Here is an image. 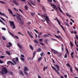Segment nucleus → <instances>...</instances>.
Returning <instances> with one entry per match:
<instances>
[{
  "label": "nucleus",
  "mask_w": 78,
  "mask_h": 78,
  "mask_svg": "<svg viewBox=\"0 0 78 78\" xmlns=\"http://www.w3.org/2000/svg\"><path fill=\"white\" fill-rule=\"evenodd\" d=\"M20 59L22 61H25V59L23 57H21Z\"/></svg>",
  "instance_id": "26"
},
{
  "label": "nucleus",
  "mask_w": 78,
  "mask_h": 78,
  "mask_svg": "<svg viewBox=\"0 0 78 78\" xmlns=\"http://www.w3.org/2000/svg\"><path fill=\"white\" fill-rule=\"evenodd\" d=\"M64 24H65V25H66V26H67V27H70V25H69V23H67V22H65L64 23Z\"/></svg>",
  "instance_id": "16"
},
{
  "label": "nucleus",
  "mask_w": 78,
  "mask_h": 78,
  "mask_svg": "<svg viewBox=\"0 0 78 78\" xmlns=\"http://www.w3.org/2000/svg\"><path fill=\"white\" fill-rule=\"evenodd\" d=\"M12 62H14V64L15 65H16V64H17V63H16V62L15 61H14V60H12Z\"/></svg>",
  "instance_id": "43"
},
{
  "label": "nucleus",
  "mask_w": 78,
  "mask_h": 78,
  "mask_svg": "<svg viewBox=\"0 0 78 78\" xmlns=\"http://www.w3.org/2000/svg\"><path fill=\"white\" fill-rule=\"evenodd\" d=\"M34 42H35V43H36L37 44H38V41H37V40H34Z\"/></svg>",
  "instance_id": "24"
},
{
  "label": "nucleus",
  "mask_w": 78,
  "mask_h": 78,
  "mask_svg": "<svg viewBox=\"0 0 78 78\" xmlns=\"http://www.w3.org/2000/svg\"><path fill=\"white\" fill-rule=\"evenodd\" d=\"M20 21V22H19V23H20V25H23L24 24L23 20H21Z\"/></svg>",
  "instance_id": "10"
},
{
  "label": "nucleus",
  "mask_w": 78,
  "mask_h": 78,
  "mask_svg": "<svg viewBox=\"0 0 78 78\" xmlns=\"http://www.w3.org/2000/svg\"><path fill=\"white\" fill-rule=\"evenodd\" d=\"M66 51L68 54H69V51H68V49H67V48H66Z\"/></svg>",
  "instance_id": "51"
},
{
  "label": "nucleus",
  "mask_w": 78,
  "mask_h": 78,
  "mask_svg": "<svg viewBox=\"0 0 78 78\" xmlns=\"http://www.w3.org/2000/svg\"><path fill=\"white\" fill-rule=\"evenodd\" d=\"M39 41L40 42H42L43 41V39H42V38L40 39Z\"/></svg>",
  "instance_id": "40"
},
{
  "label": "nucleus",
  "mask_w": 78,
  "mask_h": 78,
  "mask_svg": "<svg viewBox=\"0 0 78 78\" xmlns=\"http://www.w3.org/2000/svg\"><path fill=\"white\" fill-rule=\"evenodd\" d=\"M31 5H33L34 6H35V5H36V4L35 2H33L31 4Z\"/></svg>",
  "instance_id": "37"
},
{
  "label": "nucleus",
  "mask_w": 78,
  "mask_h": 78,
  "mask_svg": "<svg viewBox=\"0 0 78 78\" xmlns=\"http://www.w3.org/2000/svg\"><path fill=\"white\" fill-rule=\"evenodd\" d=\"M58 8L60 12L62 13V14H63V12H62V10H61V8L59 7H58Z\"/></svg>",
  "instance_id": "11"
},
{
  "label": "nucleus",
  "mask_w": 78,
  "mask_h": 78,
  "mask_svg": "<svg viewBox=\"0 0 78 78\" xmlns=\"http://www.w3.org/2000/svg\"><path fill=\"white\" fill-rule=\"evenodd\" d=\"M31 14L32 16H34V13H31Z\"/></svg>",
  "instance_id": "59"
},
{
  "label": "nucleus",
  "mask_w": 78,
  "mask_h": 78,
  "mask_svg": "<svg viewBox=\"0 0 78 78\" xmlns=\"http://www.w3.org/2000/svg\"><path fill=\"white\" fill-rule=\"evenodd\" d=\"M21 57H22V58H24L25 57V56H24V55H23L22 54L21 55Z\"/></svg>",
  "instance_id": "46"
},
{
  "label": "nucleus",
  "mask_w": 78,
  "mask_h": 78,
  "mask_svg": "<svg viewBox=\"0 0 78 78\" xmlns=\"http://www.w3.org/2000/svg\"><path fill=\"white\" fill-rule=\"evenodd\" d=\"M6 52L7 54V55H9V56H10V53L9 51H6Z\"/></svg>",
  "instance_id": "20"
},
{
  "label": "nucleus",
  "mask_w": 78,
  "mask_h": 78,
  "mask_svg": "<svg viewBox=\"0 0 78 78\" xmlns=\"http://www.w3.org/2000/svg\"><path fill=\"white\" fill-rule=\"evenodd\" d=\"M66 66H68L69 67H70V65H69V63L66 64Z\"/></svg>",
  "instance_id": "49"
},
{
  "label": "nucleus",
  "mask_w": 78,
  "mask_h": 78,
  "mask_svg": "<svg viewBox=\"0 0 78 78\" xmlns=\"http://www.w3.org/2000/svg\"><path fill=\"white\" fill-rule=\"evenodd\" d=\"M0 22H2V23H3V24L5 25V23H4L3 22V21H2L1 20L0 21Z\"/></svg>",
  "instance_id": "61"
},
{
  "label": "nucleus",
  "mask_w": 78,
  "mask_h": 78,
  "mask_svg": "<svg viewBox=\"0 0 78 78\" xmlns=\"http://www.w3.org/2000/svg\"><path fill=\"white\" fill-rule=\"evenodd\" d=\"M3 62L0 59V63L3 64Z\"/></svg>",
  "instance_id": "50"
},
{
  "label": "nucleus",
  "mask_w": 78,
  "mask_h": 78,
  "mask_svg": "<svg viewBox=\"0 0 78 78\" xmlns=\"http://www.w3.org/2000/svg\"><path fill=\"white\" fill-rule=\"evenodd\" d=\"M51 6H52L53 9H55L57 11H58V10L57 7L56 6V5L54 4H51Z\"/></svg>",
  "instance_id": "4"
},
{
  "label": "nucleus",
  "mask_w": 78,
  "mask_h": 78,
  "mask_svg": "<svg viewBox=\"0 0 78 78\" xmlns=\"http://www.w3.org/2000/svg\"><path fill=\"white\" fill-rule=\"evenodd\" d=\"M41 59H42V57H39L38 59V61H40Z\"/></svg>",
  "instance_id": "30"
},
{
  "label": "nucleus",
  "mask_w": 78,
  "mask_h": 78,
  "mask_svg": "<svg viewBox=\"0 0 78 78\" xmlns=\"http://www.w3.org/2000/svg\"><path fill=\"white\" fill-rule=\"evenodd\" d=\"M27 59L30 60V59H31V57H28Z\"/></svg>",
  "instance_id": "58"
},
{
  "label": "nucleus",
  "mask_w": 78,
  "mask_h": 78,
  "mask_svg": "<svg viewBox=\"0 0 78 78\" xmlns=\"http://www.w3.org/2000/svg\"><path fill=\"white\" fill-rule=\"evenodd\" d=\"M30 48H31L32 50H34V48H33V47L31 45H30Z\"/></svg>",
  "instance_id": "23"
},
{
  "label": "nucleus",
  "mask_w": 78,
  "mask_h": 78,
  "mask_svg": "<svg viewBox=\"0 0 78 78\" xmlns=\"http://www.w3.org/2000/svg\"><path fill=\"white\" fill-rule=\"evenodd\" d=\"M8 44L10 45H12V43H11V42H9Z\"/></svg>",
  "instance_id": "55"
},
{
  "label": "nucleus",
  "mask_w": 78,
  "mask_h": 78,
  "mask_svg": "<svg viewBox=\"0 0 78 78\" xmlns=\"http://www.w3.org/2000/svg\"><path fill=\"white\" fill-rule=\"evenodd\" d=\"M0 18L1 19L3 20L4 21H5V22H6V20H5V19H4L2 17H0Z\"/></svg>",
  "instance_id": "39"
},
{
  "label": "nucleus",
  "mask_w": 78,
  "mask_h": 78,
  "mask_svg": "<svg viewBox=\"0 0 78 78\" xmlns=\"http://www.w3.org/2000/svg\"><path fill=\"white\" fill-rule=\"evenodd\" d=\"M70 45L71 46V48L72 47H73V43H72V42H70Z\"/></svg>",
  "instance_id": "25"
},
{
  "label": "nucleus",
  "mask_w": 78,
  "mask_h": 78,
  "mask_svg": "<svg viewBox=\"0 0 78 78\" xmlns=\"http://www.w3.org/2000/svg\"><path fill=\"white\" fill-rule=\"evenodd\" d=\"M0 15H1V16H5V17H6V18H7V19H8V18L6 16V15L4 13H2L0 11Z\"/></svg>",
  "instance_id": "7"
},
{
  "label": "nucleus",
  "mask_w": 78,
  "mask_h": 78,
  "mask_svg": "<svg viewBox=\"0 0 78 78\" xmlns=\"http://www.w3.org/2000/svg\"><path fill=\"white\" fill-rule=\"evenodd\" d=\"M42 9H43V10H44V11H46V10H45V7L44 6H42Z\"/></svg>",
  "instance_id": "31"
},
{
  "label": "nucleus",
  "mask_w": 78,
  "mask_h": 78,
  "mask_svg": "<svg viewBox=\"0 0 78 78\" xmlns=\"http://www.w3.org/2000/svg\"><path fill=\"white\" fill-rule=\"evenodd\" d=\"M5 56H0V58L1 59H3V58H5Z\"/></svg>",
  "instance_id": "33"
},
{
  "label": "nucleus",
  "mask_w": 78,
  "mask_h": 78,
  "mask_svg": "<svg viewBox=\"0 0 78 78\" xmlns=\"http://www.w3.org/2000/svg\"><path fill=\"white\" fill-rule=\"evenodd\" d=\"M19 11H20V12H21V13H23V12L22 11V10H21V9H19Z\"/></svg>",
  "instance_id": "48"
},
{
  "label": "nucleus",
  "mask_w": 78,
  "mask_h": 78,
  "mask_svg": "<svg viewBox=\"0 0 78 78\" xmlns=\"http://www.w3.org/2000/svg\"><path fill=\"white\" fill-rule=\"evenodd\" d=\"M40 44L41 45H44V44L43 43L40 42Z\"/></svg>",
  "instance_id": "57"
},
{
  "label": "nucleus",
  "mask_w": 78,
  "mask_h": 78,
  "mask_svg": "<svg viewBox=\"0 0 78 78\" xmlns=\"http://www.w3.org/2000/svg\"><path fill=\"white\" fill-rule=\"evenodd\" d=\"M0 3H2V4H5V2H3L1 1H0Z\"/></svg>",
  "instance_id": "44"
},
{
  "label": "nucleus",
  "mask_w": 78,
  "mask_h": 78,
  "mask_svg": "<svg viewBox=\"0 0 78 78\" xmlns=\"http://www.w3.org/2000/svg\"><path fill=\"white\" fill-rule=\"evenodd\" d=\"M51 67L52 69H53V70H55L56 72V73H57L58 74L60 75V73H59V72H58V71L57 70H56V68H55L54 66H51Z\"/></svg>",
  "instance_id": "5"
},
{
  "label": "nucleus",
  "mask_w": 78,
  "mask_h": 78,
  "mask_svg": "<svg viewBox=\"0 0 78 78\" xmlns=\"http://www.w3.org/2000/svg\"><path fill=\"white\" fill-rule=\"evenodd\" d=\"M76 38L77 39H78V37L77 36V35H76Z\"/></svg>",
  "instance_id": "62"
},
{
  "label": "nucleus",
  "mask_w": 78,
  "mask_h": 78,
  "mask_svg": "<svg viewBox=\"0 0 78 78\" xmlns=\"http://www.w3.org/2000/svg\"><path fill=\"white\" fill-rule=\"evenodd\" d=\"M41 51V48H38L37 50V52H40Z\"/></svg>",
  "instance_id": "18"
},
{
  "label": "nucleus",
  "mask_w": 78,
  "mask_h": 78,
  "mask_svg": "<svg viewBox=\"0 0 78 78\" xmlns=\"http://www.w3.org/2000/svg\"><path fill=\"white\" fill-rule=\"evenodd\" d=\"M51 51H52L53 53H54V54H56V53H58V52L53 49H51Z\"/></svg>",
  "instance_id": "9"
},
{
  "label": "nucleus",
  "mask_w": 78,
  "mask_h": 78,
  "mask_svg": "<svg viewBox=\"0 0 78 78\" xmlns=\"http://www.w3.org/2000/svg\"><path fill=\"white\" fill-rule=\"evenodd\" d=\"M48 35L47 34H44L42 36L43 37H48Z\"/></svg>",
  "instance_id": "21"
},
{
  "label": "nucleus",
  "mask_w": 78,
  "mask_h": 78,
  "mask_svg": "<svg viewBox=\"0 0 78 78\" xmlns=\"http://www.w3.org/2000/svg\"><path fill=\"white\" fill-rule=\"evenodd\" d=\"M57 21L58 22V25H61V23H60V22H59V20L57 19Z\"/></svg>",
  "instance_id": "34"
},
{
  "label": "nucleus",
  "mask_w": 78,
  "mask_h": 78,
  "mask_svg": "<svg viewBox=\"0 0 78 78\" xmlns=\"http://www.w3.org/2000/svg\"><path fill=\"white\" fill-rule=\"evenodd\" d=\"M12 62L9 61H8L7 62V64H11V63Z\"/></svg>",
  "instance_id": "28"
},
{
  "label": "nucleus",
  "mask_w": 78,
  "mask_h": 78,
  "mask_svg": "<svg viewBox=\"0 0 78 78\" xmlns=\"http://www.w3.org/2000/svg\"><path fill=\"white\" fill-rule=\"evenodd\" d=\"M15 37L16 38V39H19V37L17 36L16 35L15 36Z\"/></svg>",
  "instance_id": "41"
},
{
  "label": "nucleus",
  "mask_w": 78,
  "mask_h": 78,
  "mask_svg": "<svg viewBox=\"0 0 78 78\" xmlns=\"http://www.w3.org/2000/svg\"><path fill=\"white\" fill-rule=\"evenodd\" d=\"M44 55V53H41V54H40V55L41 56H43V55Z\"/></svg>",
  "instance_id": "56"
},
{
  "label": "nucleus",
  "mask_w": 78,
  "mask_h": 78,
  "mask_svg": "<svg viewBox=\"0 0 78 78\" xmlns=\"http://www.w3.org/2000/svg\"><path fill=\"white\" fill-rule=\"evenodd\" d=\"M48 41V39L44 40V43H45V44H48V42H47Z\"/></svg>",
  "instance_id": "17"
},
{
  "label": "nucleus",
  "mask_w": 78,
  "mask_h": 78,
  "mask_svg": "<svg viewBox=\"0 0 78 78\" xmlns=\"http://www.w3.org/2000/svg\"><path fill=\"white\" fill-rule=\"evenodd\" d=\"M29 69H28L27 68V67L26 66H24V74L26 76H27V75H28V73L27 72H28V71Z\"/></svg>",
  "instance_id": "3"
},
{
  "label": "nucleus",
  "mask_w": 78,
  "mask_h": 78,
  "mask_svg": "<svg viewBox=\"0 0 78 78\" xmlns=\"http://www.w3.org/2000/svg\"><path fill=\"white\" fill-rule=\"evenodd\" d=\"M0 22H2V23H3V24L5 25V23H4L3 22V21H2L1 20L0 21Z\"/></svg>",
  "instance_id": "60"
},
{
  "label": "nucleus",
  "mask_w": 78,
  "mask_h": 78,
  "mask_svg": "<svg viewBox=\"0 0 78 78\" xmlns=\"http://www.w3.org/2000/svg\"><path fill=\"white\" fill-rule=\"evenodd\" d=\"M30 3L31 4L32 3H33V1L32 0H30Z\"/></svg>",
  "instance_id": "54"
},
{
  "label": "nucleus",
  "mask_w": 78,
  "mask_h": 78,
  "mask_svg": "<svg viewBox=\"0 0 78 78\" xmlns=\"http://www.w3.org/2000/svg\"><path fill=\"white\" fill-rule=\"evenodd\" d=\"M8 11L10 12V14H12V16L13 17H16V15H13V13L12 12V10H10V9H8Z\"/></svg>",
  "instance_id": "6"
},
{
  "label": "nucleus",
  "mask_w": 78,
  "mask_h": 78,
  "mask_svg": "<svg viewBox=\"0 0 78 78\" xmlns=\"http://www.w3.org/2000/svg\"><path fill=\"white\" fill-rule=\"evenodd\" d=\"M16 61H17V62H19V58H18V57H16Z\"/></svg>",
  "instance_id": "32"
},
{
  "label": "nucleus",
  "mask_w": 78,
  "mask_h": 78,
  "mask_svg": "<svg viewBox=\"0 0 78 78\" xmlns=\"http://www.w3.org/2000/svg\"><path fill=\"white\" fill-rule=\"evenodd\" d=\"M9 22L10 23V27H12V29H15L16 28V26H15V25H14V21H11L10 20L9 21Z\"/></svg>",
  "instance_id": "2"
},
{
  "label": "nucleus",
  "mask_w": 78,
  "mask_h": 78,
  "mask_svg": "<svg viewBox=\"0 0 78 78\" xmlns=\"http://www.w3.org/2000/svg\"><path fill=\"white\" fill-rule=\"evenodd\" d=\"M28 3L29 4V5L30 6H31V7H32V8H34V7L33 6H32V5H31V4L30 3V2H28Z\"/></svg>",
  "instance_id": "35"
},
{
  "label": "nucleus",
  "mask_w": 78,
  "mask_h": 78,
  "mask_svg": "<svg viewBox=\"0 0 78 78\" xmlns=\"http://www.w3.org/2000/svg\"><path fill=\"white\" fill-rule=\"evenodd\" d=\"M55 36L57 37V38H58V39H60V37H59L57 36V35H55Z\"/></svg>",
  "instance_id": "38"
},
{
  "label": "nucleus",
  "mask_w": 78,
  "mask_h": 78,
  "mask_svg": "<svg viewBox=\"0 0 78 78\" xmlns=\"http://www.w3.org/2000/svg\"><path fill=\"white\" fill-rule=\"evenodd\" d=\"M60 26L61 27H62V28L63 31H65V29H64V27H62V26L61 25H60Z\"/></svg>",
  "instance_id": "36"
},
{
  "label": "nucleus",
  "mask_w": 78,
  "mask_h": 78,
  "mask_svg": "<svg viewBox=\"0 0 78 78\" xmlns=\"http://www.w3.org/2000/svg\"><path fill=\"white\" fill-rule=\"evenodd\" d=\"M48 2H52V0H48Z\"/></svg>",
  "instance_id": "63"
},
{
  "label": "nucleus",
  "mask_w": 78,
  "mask_h": 78,
  "mask_svg": "<svg viewBox=\"0 0 78 78\" xmlns=\"http://www.w3.org/2000/svg\"><path fill=\"white\" fill-rule=\"evenodd\" d=\"M16 19L19 21H20V20H21V19L20 18V17L18 16H16Z\"/></svg>",
  "instance_id": "13"
},
{
  "label": "nucleus",
  "mask_w": 78,
  "mask_h": 78,
  "mask_svg": "<svg viewBox=\"0 0 78 78\" xmlns=\"http://www.w3.org/2000/svg\"><path fill=\"white\" fill-rule=\"evenodd\" d=\"M13 3H14V4H15L17 6H18L19 5V3H18L17 2H16L15 0H14L13 1Z\"/></svg>",
  "instance_id": "12"
},
{
  "label": "nucleus",
  "mask_w": 78,
  "mask_h": 78,
  "mask_svg": "<svg viewBox=\"0 0 78 78\" xmlns=\"http://www.w3.org/2000/svg\"><path fill=\"white\" fill-rule=\"evenodd\" d=\"M38 34L39 35H42V33L40 32L38 33Z\"/></svg>",
  "instance_id": "64"
},
{
  "label": "nucleus",
  "mask_w": 78,
  "mask_h": 78,
  "mask_svg": "<svg viewBox=\"0 0 78 78\" xmlns=\"http://www.w3.org/2000/svg\"><path fill=\"white\" fill-rule=\"evenodd\" d=\"M34 31H35L36 33H38V31H37L36 29H34Z\"/></svg>",
  "instance_id": "47"
},
{
  "label": "nucleus",
  "mask_w": 78,
  "mask_h": 78,
  "mask_svg": "<svg viewBox=\"0 0 78 78\" xmlns=\"http://www.w3.org/2000/svg\"><path fill=\"white\" fill-rule=\"evenodd\" d=\"M2 38L3 39V41H5L6 40V38H5V37L3 36H2Z\"/></svg>",
  "instance_id": "27"
},
{
  "label": "nucleus",
  "mask_w": 78,
  "mask_h": 78,
  "mask_svg": "<svg viewBox=\"0 0 78 78\" xmlns=\"http://www.w3.org/2000/svg\"><path fill=\"white\" fill-rule=\"evenodd\" d=\"M45 20H46V22H47L48 23H49V22H48V21H50V19H49V18H48V17L47 16H46Z\"/></svg>",
  "instance_id": "8"
},
{
  "label": "nucleus",
  "mask_w": 78,
  "mask_h": 78,
  "mask_svg": "<svg viewBox=\"0 0 78 78\" xmlns=\"http://www.w3.org/2000/svg\"><path fill=\"white\" fill-rule=\"evenodd\" d=\"M24 9H25L26 10H28V7H27V6L25 5V6L24 7Z\"/></svg>",
  "instance_id": "29"
},
{
  "label": "nucleus",
  "mask_w": 78,
  "mask_h": 78,
  "mask_svg": "<svg viewBox=\"0 0 78 78\" xmlns=\"http://www.w3.org/2000/svg\"><path fill=\"white\" fill-rule=\"evenodd\" d=\"M20 75H21L22 76H24V74H23V72H22V71H20Z\"/></svg>",
  "instance_id": "15"
},
{
  "label": "nucleus",
  "mask_w": 78,
  "mask_h": 78,
  "mask_svg": "<svg viewBox=\"0 0 78 78\" xmlns=\"http://www.w3.org/2000/svg\"><path fill=\"white\" fill-rule=\"evenodd\" d=\"M70 20H71V21H72V22H73V23H74V22H75V21H74L73 20H72V19H70Z\"/></svg>",
  "instance_id": "53"
},
{
  "label": "nucleus",
  "mask_w": 78,
  "mask_h": 78,
  "mask_svg": "<svg viewBox=\"0 0 78 78\" xmlns=\"http://www.w3.org/2000/svg\"><path fill=\"white\" fill-rule=\"evenodd\" d=\"M54 66H55V67H56L57 69H59V66L55 64L54 65Z\"/></svg>",
  "instance_id": "22"
},
{
  "label": "nucleus",
  "mask_w": 78,
  "mask_h": 78,
  "mask_svg": "<svg viewBox=\"0 0 78 78\" xmlns=\"http://www.w3.org/2000/svg\"><path fill=\"white\" fill-rule=\"evenodd\" d=\"M7 73H9V75H12L13 72L12 71H8L7 68L6 67H3L2 68V70L0 71V73L1 75H4V74H6Z\"/></svg>",
  "instance_id": "1"
},
{
  "label": "nucleus",
  "mask_w": 78,
  "mask_h": 78,
  "mask_svg": "<svg viewBox=\"0 0 78 78\" xmlns=\"http://www.w3.org/2000/svg\"><path fill=\"white\" fill-rule=\"evenodd\" d=\"M2 30H6V28H2Z\"/></svg>",
  "instance_id": "52"
},
{
  "label": "nucleus",
  "mask_w": 78,
  "mask_h": 78,
  "mask_svg": "<svg viewBox=\"0 0 78 78\" xmlns=\"http://www.w3.org/2000/svg\"><path fill=\"white\" fill-rule=\"evenodd\" d=\"M66 16H67L69 17V18H70L71 17V15H70L69 14V13H66Z\"/></svg>",
  "instance_id": "19"
},
{
  "label": "nucleus",
  "mask_w": 78,
  "mask_h": 78,
  "mask_svg": "<svg viewBox=\"0 0 78 78\" xmlns=\"http://www.w3.org/2000/svg\"><path fill=\"white\" fill-rule=\"evenodd\" d=\"M70 70L71 72H73V71L72 70V67H70Z\"/></svg>",
  "instance_id": "42"
},
{
  "label": "nucleus",
  "mask_w": 78,
  "mask_h": 78,
  "mask_svg": "<svg viewBox=\"0 0 78 78\" xmlns=\"http://www.w3.org/2000/svg\"><path fill=\"white\" fill-rule=\"evenodd\" d=\"M17 45L19 47V48L21 49H22V45H21L19 43L17 44Z\"/></svg>",
  "instance_id": "14"
},
{
  "label": "nucleus",
  "mask_w": 78,
  "mask_h": 78,
  "mask_svg": "<svg viewBox=\"0 0 78 78\" xmlns=\"http://www.w3.org/2000/svg\"><path fill=\"white\" fill-rule=\"evenodd\" d=\"M67 57V54H66L64 56V58H66Z\"/></svg>",
  "instance_id": "45"
}]
</instances>
